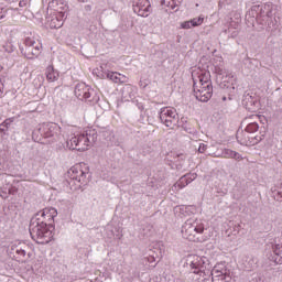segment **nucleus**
<instances>
[{
  "mask_svg": "<svg viewBox=\"0 0 282 282\" xmlns=\"http://www.w3.org/2000/svg\"><path fill=\"white\" fill-rule=\"evenodd\" d=\"M185 265L194 274V280L197 282H232V271L226 262L217 263L212 270L208 258L189 254Z\"/></svg>",
  "mask_w": 282,
  "mask_h": 282,
  "instance_id": "f257e3e1",
  "label": "nucleus"
},
{
  "mask_svg": "<svg viewBox=\"0 0 282 282\" xmlns=\"http://www.w3.org/2000/svg\"><path fill=\"white\" fill-rule=\"evenodd\" d=\"M56 217H58V210L54 207H46L31 219L29 232L33 241L43 246L54 239V219Z\"/></svg>",
  "mask_w": 282,
  "mask_h": 282,
  "instance_id": "f03ea898",
  "label": "nucleus"
},
{
  "mask_svg": "<svg viewBox=\"0 0 282 282\" xmlns=\"http://www.w3.org/2000/svg\"><path fill=\"white\" fill-rule=\"evenodd\" d=\"M206 230V225L202 219L188 218L181 227V235L187 241H202V234Z\"/></svg>",
  "mask_w": 282,
  "mask_h": 282,
  "instance_id": "7ed1b4c3",
  "label": "nucleus"
},
{
  "mask_svg": "<svg viewBox=\"0 0 282 282\" xmlns=\"http://www.w3.org/2000/svg\"><path fill=\"white\" fill-rule=\"evenodd\" d=\"M89 169L83 165H74L68 170L69 184H74L75 191L87 184Z\"/></svg>",
  "mask_w": 282,
  "mask_h": 282,
  "instance_id": "20e7f679",
  "label": "nucleus"
},
{
  "mask_svg": "<svg viewBox=\"0 0 282 282\" xmlns=\"http://www.w3.org/2000/svg\"><path fill=\"white\" fill-rule=\"evenodd\" d=\"M40 133L48 144H54L61 140V126L54 122L43 123L40 127Z\"/></svg>",
  "mask_w": 282,
  "mask_h": 282,
  "instance_id": "39448f33",
  "label": "nucleus"
},
{
  "mask_svg": "<svg viewBox=\"0 0 282 282\" xmlns=\"http://www.w3.org/2000/svg\"><path fill=\"white\" fill-rule=\"evenodd\" d=\"M159 117L162 124L170 129H173L180 122V115H177V110L173 107L161 108Z\"/></svg>",
  "mask_w": 282,
  "mask_h": 282,
  "instance_id": "423d86ee",
  "label": "nucleus"
},
{
  "mask_svg": "<svg viewBox=\"0 0 282 282\" xmlns=\"http://www.w3.org/2000/svg\"><path fill=\"white\" fill-rule=\"evenodd\" d=\"M215 73L217 74V80L220 83V87L225 89H235V75L221 65L215 66Z\"/></svg>",
  "mask_w": 282,
  "mask_h": 282,
  "instance_id": "0eeeda50",
  "label": "nucleus"
},
{
  "mask_svg": "<svg viewBox=\"0 0 282 282\" xmlns=\"http://www.w3.org/2000/svg\"><path fill=\"white\" fill-rule=\"evenodd\" d=\"M193 78V87H197L198 85L204 86H213V80H210V72L206 70V68L195 67L192 70Z\"/></svg>",
  "mask_w": 282,
  "mask_h": 282,
  "instance_id": "6e6552de",
  "label": "nucleus"
},
{
  "mask_svg": "<svg viewBox=\"0 0 282 282\" xmlns=\"http://www.w3.org/2000/svg\"><path fill=\"white\" fill-rule=\"evenodd\" d=\"M93 73L96 74L97 78H101L102 80L108 79L112 83H129V77L118 72L105 70L104 66H100L99 68L95 69Z\"/></svg>",
  "mask_w": 282,
  "mask_h": 282,
  "instance_id": "1a4fd4ad",
  "label": "nucleus"
},
{
  "mask_svg": "<svg viewBox=\"0 0 282 282\" xmlns=\"http://www.w3.org/2000/svg\"><path fill=\"white\" fill-rule=\"evenodd\" d=\"M25 51L24 54L26 58H36L41 55V52L43 50V45L39 40L34 37H26L24 41Z\"/></svg>",
  "mask_w": 282,
  "mask_h": 282,
  "instance_id": "9d476101",
  "label": "nucleus"
},
{
  "mask_svg": "<svg viewBox=\"0 0 282 282\" xmlns=\"http://www.w3.org/2000/svg\"><path fill=\"white\" fill-rule=\"evenodd\" d=\"M98 135L96 132L89 130L86 133L78 134V151H87L94 142H96Z\"/></svg>",
  "mask_w": 282,
  "mask_h": 282,
  "instance_id": "9b49d317",
  "label": "nucleus"
},
{
  "mask_svg": "<svg viewBox=\"0 0 282 282\" xmlns=\"http://www.w3.org/2000/svg\"><path fill=\"white\" fill-rule=\"evenodd\" d=\"M194 96L199 102H208L213 98V86H193Z\"/></svg>",
  "mask_w": 282,
  "mask_h": 282,
  "instance_id": "f8f14e48",
  "label": "nucleus"
},
{
  "mask_svg": "<svg viewBox=\"0 0 282 282\" xmlns=\"http://www.w3.org/2000/svg\"><path fill=\"white\" fill-rule=\"evenodd\" d=\"M74 93L76 98H78V100H90V101L94 99H89V98H91V96L96 94V91L85 83H78L75 86Z\"/></svg>",
  "mask_w": 282,
  "mask_h": 282,
  "instance_id": "ddd939ff",
  "label": "nucleus"
},
{
  "mask_svg": "<svg viewBox=\"0 0 282 282\" xmlns=\"http://www.w3.org/2000/svg\"><path fill=\"white\" fill-rule=\"evenodd\" d=\"M48 8L53 10L54 14H61L67 17L69 12V6L65 0H52L48 3Z\"/></svg>",
  "mask_w": 282,
  "mask_h": 282,
  "instance_id": "4468645a",
  "label": "nucleus"
},
{
  "mask_svg": "<svg viewBox=\"0 0 282 282\" xmlns=\"http://www.w3.org/2000/svg\"><path fill=\"white\" fill-rule=\"evenodd\" d=\"M151 8V2L149 0H134L133 1V12L138 17H149V9Z\"/></svg>",
  "mask_w": 282,
  "mask_h": 282,
  "instance_id": "2eb2a0df",
  "label": "nucleus"
},
{
  "mask_svg": "<svg viewBox=\"0 0 282 282\" xmlns=\"http://www.w3.org/2000/svg\"><path fill=\"white\" fill-rule=\"evenodd\" d=\"M272 252L271 261L276 263L278 265H282V242L281 239H275L272 243Z\"/></svg>",
  "mask_w": 282,
  "mask_h": 282,
  "instance_id": "dca6fc26",
  "label": "nucleus"
},
{
  "mask_svg": "<svg viewBox=\"0 0 282 282\" xmlns=\"http://www.w3.org/2000/svg\"><path fill=\"white\" fill-rule=\"evenodd\" d=\"M137 94H138V87L131 84H126L121 89V98L126 102H129V100H133Z\"/></svg>",
  "mask_w": 282,
  "mask_h": 282,
  "instance_id": "f3484780",
  "label": "nucleus"
},
{
  "mask_svg": "<svg viewBox=\"0 0 282 282\" xmlns=\"http://www.w3.org/2000/svg\"><path fill=\"white\" fill-rule=\"evenodd\" d=\"M216 158H225V160H237L238 162L243 160V156H241L239 152L228 148L223 149L221 153L216 155Z\"/></svg>",
  "mask_w": 282,
  "mask_h": 282,
  "instance_id": "a211bd4d",
  "label": "nucleus"
},
{
  "mask_svg": "<svg viewBox=\"0 0 282 282\" xmlns=\"http://www.w3.org/2000/svg\"><path fill=\"white\" fill-rule=\"evenodd\" d=\"M65 19H67V15H61V13H54L50 21V28L52 30H58L59 28H63V23H65Z\"/></svg>",
  "mask_w": 282,
  "mask_h": 282,
  "instance_id": "6ab92c4d",
  "label": "nucleus"
},
{
  "mask_svg": "<svg viewBox=\"0 0 282 282\" xmlns=\"http://www.w3.org/2000/svg\"><path fill=\"white\" fill-rule=\"evenodd\" d=\"M46 80L48 83H56L58 80V70L54 69V66H48L45 70Z\"/></svg>",
  "mask_w": 282,
  "mask_h": 282,
  "instance_id": "aec40b11",
  "label": "nucleus"
},
{
  "mask_svg": "<svg viewBox=\"0 0 282 282\" xmlns=\"http://www.w3.org/2000/svg\"><path fill=\"white\" fill-rule=\"evenodd\" d=\"M28 246H17V245H12L11 246V250L13 252H15V254H18V257H21L22 259H25L26 254H28Z\"/></svg>",
  "mask_w": 282,
  "mask_h": 282,
  "instance_id": "412c9836",
  "label": "nucleus"
},
{
  "mask_svg": "<svg viewBox=\"0 0 282 282\" xmlns=\"http://www.w3.org/2000/svg\"><path fill=\"white\" fill-rule=\"evenodd\" d=\"M78 134L72 137L69 140L66 141V147L67 149H69L70 151H78Z\"/></svg>",
  "mask_w": 282,
  "mask_h": 282,
  "instance_id": "4be33fe9",
  "label": "nucleus"
},
{
  "mask_svg": "<svg viewBox=\"0 0 282 282\" xmlns=\"http://www.w3.org/2000/svg\"><path fill=\"white\" fill-rule=\"evenodd\" d=\"M174 214L176 215V217H180L182 219V217H186V215H188V207L184 205L176 206L174 208Z\"/></svg>",
  "mask_w": 282,
  "mask_h": 282,
  "instance_id": "5701e85b",
  "label": "nucleus"
},
{
  "mask_svg": "<svg viewBox=\"0 0 282 282\" xmlns=\"http://www.w3.org/2000/svg\"><path fill=\"white\" fill-rule=\"evenodd\" d=\"M188 184H191V183L188 182V180L186 178V176L183 175V176L178 180V182H176V183L174 184V188H175L176 191H182V188H186V186H188Z\"/></svg>",
  "mask_w": 282,
  "mask_h": 282,
  "instance_id": "b1692460",
  "label": "nucleus"
},
{
  "mask_svg": "<svg viewBox=\"0 0 282 282\" xmlns=\"http://www.w3.org/2000/svg\"><path fill=\"white\" fill-rule=\"evenodd\" d=\"M237 141L239 142V144L248 147V144H250V137H246L245 132H238L237 133Z\"/></svg>",
  "mask_w": 282,
  "mask_h": 282,
  "instance_id": "393cba45",
  "label": "nucleus"
},
{
  "mask_svg": "<svg viewBox=\"0 0 282 282\" xmlns=\"http://www.w3.org/2000/svg\"><path fill=\"white\" fill-rule=\"evenodd\" d=\"M99 137L106 140V142H111V140H113V132L109 129H105L104 131L99 132Z\"/></svg>",
  "mask_w": 282,
  "mask_h": 282,
  "instance_id": "a878e982",
  "label": "nucleus"
},
{
  "mask_svg": "<svg viewBox=\"0 0 282 282\" xmlns=\"http://www.w3.org/2000/svg\"><path fill=\"white\" fill-rule=\"evenodd\" d=\"M245 131L247 133H257L259 131V123L250 122L249 124H247Z\"/></svg>",
  "mask_w": 282,
  "mask_h": 282,
  "instance_id": "bb28decb",
  "label": "nucleus"
},
{
  "mask_svg": "<svg viewBox=\"0 0 282 282\" xmlns=\"http://www.w3.org/2000/svg\"><path fill=\"white\" fill-rule=\"evenodd\" d=\"M10 10H19V9H10L6 6L0 4V20L6 19V17H8V12H10Z\"/></svg>",
  "mask_w": 282,
  "mask_h": 282,
  "instance_id": "cd10ccee",
  "label": "nucleus"
},
{
  "mask_svg": "<svg viewBox=\"0 0 282 282\" xmlns=\"http://www.w3.org/2000/svg\"><path fill=\"white\" fill-rule=\"evenodd\" d=\"M192 23V28H198V25H202V23H204V17H198V18H194L192 20H189Z\"/></svg>",
  "mask_w": 282,
  "mask_h": 282,
  "instance_id": "c85d7f7f",
  "label": "nucleus"
},
{
  "mask_svg": "<svg viewBox=\"0 0 282 282\" xmlns=\"http://www.w3.org/2000/svg\"><path fill=\"white\" fill-rule=\"evenodd\" d=\"M185 177H186L187 182H189V184H191V182H195V180H197V174L188 173V174H185Z\"/></svg>",
  "mask_w": 282,
  "mask_h": 282,
  "instance_id": "c756f323",
  "label": "nucleus"
},
{
  "mask_svg": "<svg viewBox=\"0 0 282 282\" xmlns=\"http://www.w3.org/2000/svg\"><path fill=\"white\" fill-rule=\"evenodd\" d=\"M185 177H186L187 182H189V184H191V182H195V180H197V174L188 173V174H185Z\"/></svg>",
  "mask_w": 282,
  "mask_h": 282,
  "instance_id": "7c9ffc66",
  "label": "nucleus"
},
{
  "mask_svg": "<svg viewBox=\"0 0 282 282\" xmlns=\"http://www.w3.org/2000/svg\"><path fill=\"white\" fill-rule=\"evenodd\" d=\"M181 28H182V30H191V28H193V24H192L191 20H188V21L181 23Z\"/></svg>",
  "mask_w": 282,
  "mask_h": 282,
  "instance_id": "2f4dec72",
  "label": "nucleus"
},
{
  "mask_svg": "<svg viewBox=\"0 0 282 282\" xmlns=\"http://www.w3.org/2000/svg\"><path fill=\"white\" fill-rule=\"evenodd\" d=\"M10 124H12V120L7 119L2 123H0V129H1V127H6V129H9Z\"/></svg>",
  "mask_w": 282,
  "mask_h": 282,
  "instance_id": "473e14b6",
  "label": "nucleus"
},
{
  "mask_svg": "<svg viewBox=\"0 0 282 282\" xmlns=\"http://www.w3.org/2000/svg\"><path fill=\"white\" fill-rule=\"evenodd\" d=\"M206 149H208V145L205 143H200L198 147V153H206Z\"/></svg>",
  "mask_w": 282,
  "mask_h": 282,
  "instance_id": "72a5a7b5",
  "label": "nucleus"
},
{
  "mask_svg": "<svg viewBox=\"0 0 282 282\" xmlns=\"http://www.w3.org/2000/svg\"><path fill=\"white\" fill-rule=\"evenodd\" d=\"M25 6H28V1L21 0V1L19 2V7H20V8H25Z\"/></svg>",
  "mask_w": 282,
  "mask_h": 282,
  "instance_id": "f704fd0d",
  "label": "nucleus"
},
{
  "mask_svg": "<svg viewBox=\"0 0 282 282\" xmlns=\"http://www.w3.org/2000/svg\"><path fill=\"white\" fill-rule=\"evenodd\" d=\"M6 131H8V128H6V127H1V128H0V132H1V133H6Z\"/></svg>",
  "mask_w": 282,
  "mask_h": 282,
  "instance_id": "c9c22d12",
  "label": "nucleus"
},
{
  "mask_svg": "<svg viewBox=\"0 0 282 282\" xmlns=\"http://www.w3.org/2000/svg\"><path fill=\"white\" fill-rule=\"evenodd\" d=\"M185 131H186L187 133H195V130H192L191 128H186Z\"/></svg>",
  "mask_w": 282,
  "mask_h": 282,
  "instance_id": "e433bc0d",
  "label": "nucleus"
},
{
  "mask_svg": "<svg viewBox=\"0 0 282 282\" xmlns=\"http://www.w3.org/2000/svg\"><path fill=\"white\" fill-rule=\"evenodd\" d=\"M3 97V89L0 88V98Z\"/></svg>",
  "mask_w": 282,
  "mask_h": 282,
  "instance_id": "4c0bfd02",
  "label": "nucleus"
},
{
  "mask_svg": "<svg viewBox=\"0 0 282 282\" xmlns=\"http://www.w3.org/2000/svg\"><path fill=\"white\" fill-rule=\"evenodd\" d=\"M79 1L80 3H87V0H77Z\"/></svg>",
  "mask_w": 282,
  "mask_h": 282,
  "instance_id": "58836bf2",
  "label": "nucleus"
},
{
  "mask_svg": "<svg viewBox=\"0 0 282 282\" xmlns=\"http://www.w3.org/2000/svg\"><path fill=\"white\" fill-rule=\"evenodd\" d=\"M65 204H68V206H72V202L66 200Z\"/></svg>",
  "mask_w": 282,
  "mask_h": 282,
  "instance_id": "ea45409f",
  "label": "nucleus"
},
{
  "mask_svg": "<svg viewBox=\"0 0 282 282\" xmlns=\"http://www.w3.org/2000/svg\"><path fill=\"white\" fill-rule=\"evenodd\" d=\"M151 260V263H153V261H155V257H152V258H150Z\"/></svg>",
  "mask_w": 282,
  "mask_h": 282,
  "instance_id": "a19ab883",
  "label": "nucleus"
},
{
  "mask_svg": "<svg viewBox=\"0 0 282 282\" xmlns=\"http://www.w3.org/2000/svg\"><path fill=\"white\" fill-rule=\"evenodd\" d=\"M86 9L87 10H91V6H86Z\"/></svg>",
  "mask_w": 282,
  "mask_h": 282,
  "instance_id": "79ce46f5",
  "label": "nucleus"
},
{
  "mask_svg": "<svg viewBox=\"0 0 282 282\" xmlns=\"http://www.w3.org/2000/svg\"><path fill=\"white\" fill-rule=\"evenodd\" d=\"M28 257H29V259H30V257H32V253H31V252H28Z\"/></svg>",
  "mask_w": 282,
  "mask_h": 282,
  "instance_id": "37998d69",
  "label": "nucleus"
},
{
  "mask_svg": "<svg viewBox=\"0 0 282 282\" xmlns=\"http://www.w3.org/2000/svg\"><path fill=\"white\" fill-rule=\"evenodd\" d=\"M117 237H118V239H120L122 237V235L119 234Z\"/></svg>",
  "mask_w": 282,
  "mask_h": 282,
  "instance_id": "c03bdc74",
  "label": "nucleus"
},
{
  "mask_svg": "<svg viewBox=\"0 0 282 282\" xmlns=\"http://www.w3.org/2000/svg\"><path fill=\"white\" fill-rule=\"evenodd\" d=\"M223 100L226 101V97H223Z\"/></svg>",
  "mask_w": 282,
  "mask_h": 282,
  "instance_id": "a18cd8bd",
  "label": "nucleus"
},
{
  "mask_svg": "<svg viewBox=\"0 0 282 282\" xmlns=\"http://www.w3.org/2000/svg\"><path fill=\"white\" fill-rule=\"evenodd\" d=\"M161 3H164V0H162Z\"/></svg>",
  "mask_w": 282,
  "mask_h": 282,
  "instance_id": "49530a36",
  "label": "nucleus"
}]
</instances>
